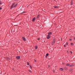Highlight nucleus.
Listing matches in <instances>:
<instances>
[{
	"mask_svg": "<svg viewBox=\"0 0 75 75\" xmlns=\"http://www.w3.org/2000/svg\"><path fill=\"white\" fill-rule=\"evenodd\" d=\"M15 5V3H13L12 6H11V9H12L13 8H14V7L16 8L17 6V5H18V4H16Z\"/></svg>",
	"mask_w": 75,
	"mask_h": 75,
	"instance_id": "nucleus-1",
	"label": "nucleus"
},
{
	"mask_svg": "<svg viewBox=\"0 0 75 75\" xmlns=\"http://www.w3.org/2000/svg\"><path fill=\"white\" fill-rule=\"evenodd\" d=\"M16 58L17 59H20V56H18L16 57Z\"/></svg>",
	"mask_w": 75,
	"mask_h": 75,
	"instance_id": "nucleus-2",
	"label": "nucleus"
},
{
	"mask_svg": "<svg viewBox=\"0 0 75 75\" xmlns=\"http://www.w3.org/2000/svg\"><path fill=\"white\" fill-rule=\"evenodd\" d=\"M55 42V39H54L53 40V42H52V45L54 44Z\"/></svg>",
	"mask_w": 75,
	"mask_h": 75,
	"instance_id": "nucleus-3",
	"label": "nucleus"
},
{
	"mask_svg": "<svg viewBox=\"0 0 75 75\" xmlns=\"http://www.w3.org/2000/svg\"><path fill=\"white\" fill-rule=\"evenodd\" d=\"M50 37H51V36L48 35H47V39H49Z\"/></svg>",
	"mask_w": 75,
	"mask_h": 75,
	"instance_id": "nucleus-4",
	"label": "nucleus"
},
{
	"mask_svg": "<svg viewBox=\"0 0 75 75\" xmlns=\"http://www.w3.org/2000/svg\"><path fill=\"white\" fill-rule=\"evenodd\" d=\"M22 38L23 40L24 41H26V39H25V38H24V37H22Z\"/></svg>",
	"mask_w": 75,
	"mask_h": 75,
	"instance_id": "nucleus-5",
	"label": "nucleus"
},
{
	"mask_svg": "<svg viewBox=\"0 0 75 75\" xmlns=\"http://www.w3.org/2000/svg\"><path fill=\"white\" fill-rule=\"evenodd\" d=\"M35 20V17H34V18L33 19L32 21H34Z\"/></svg>",
	"mask_w": 75,
	"mask_h": 75,
	"instance_id": "nucleus-6",
	"label": "nucleus"
},
{
	"mask_svg": "<svg viewBox=\"0 0 75 75\" xmlns=\"http://www.w3.org/2000/svg\"><path fill=\"white\" fill-rule=\"evenodd\" d=\"M59 69L61 71H63L64 70V69L63 68H60Z\"/></svg>",
	"mask_w": 75,
	"mask_h": 75,
	"instance_id": "nucleus-7",
	"label": "nucleus"
},
{
	"mask_svg": "<svg viewBox=\"0 0 75 75\" xmlns=\"http://www.w3.org/2000/svg\"><path fill=\"white\" fill-rule=\"evenodd\" d=\"M48 35H51V34H52V32H50V33H48Z\"/></svg>",
	"mask_w": 75,
	"mask_h": 75,
	"instance_id": "nucleus-8",
	"label": "nucleus"
},
{
	"mask_svg": "<svg viewBox=\"0 0 75 75\" xmlns=\"http://www.w3.org/2000/svg\"><path fill=\"white\" fill-rule=\"evenodd\" d=\"M73 3V1H71V5H72V4Z\"/></svg>",
	"mask_w": 75,
	"mask_h": 75,
	"instance_id": "nucleus-9",
	"label": "nucleus"
},
{
	"mask_svg": "<svg viewBox=\"0 0 75 75\" xmlns=\"http://www.w3.org/2000/svg\"><path fill=\"white\" fill-rule=\"evenodd\" d=\"M66 65L67 66H69V65H70V64H66Z\"/></svg>",
	"mask_w": 75,
	"mask_h": 75,
	"instance_id": "nucleus-10",
	"label": "nucleus"
},
{
	"mask_svg": "<svg viewBox=\"0 0 75 75\" xmlns=\"http://www.w3.org/2000/svg\"><path fill=\"white\" fill-rule=\"evenodd\" d=\"M39 17H40V15H39L37 16V18H39Z\"/></svg>",
	"mask_w": 75,
	"mask_h": 75,
	"instance_id": "nucleus-11",
	"label": "nucleus"
},
{
	"mask_svg": "<svg viewBox=\"0 0 75 75\" xmlns=\"http://www.w3.org/2000/svg\"><path fill=\"white\" fill-rule=\"evenodd\" d=\"M72 69H70V72H72Z\"/></svg>",
	"mask_w": 75,
	"mask_h": 75,
	"instance_id": "nucleus-12",
	"label": "nucleus"
},
{
	"mask_svg": "<svg viewBox=\"0 0 75 75\" xmlns=\"http://www.w3.org/2000/svg\"><path fill=\"white\" fill-rule=\"evenodd\" d=\"M74 65L72 64L70 66V67H74Z\"/></svg>",
	"mask_w": 75,
	"mask_h": 75,
	"instance_id": "nucleus-13",
	"label": "nucleus"
},
{
	"mask_svg": "<svg viewBox=\"0 0 75 75\" xmlns=\"http://www.w3.org/2000/svg\"><path fill=\"white\" fill-rule=\"evenodd\" d=\"M38 48V46H36L35 47V49H37V48Z\"/></svg>",
	"mask_w": 75,
	"mask_h": 75,
	"instance_id": "nucleus-14",
	"label": "nucleus"
},
{
	"mask_svg": "<svg viewBox=\"0 0 75 75\" xmlns=\"http://www.w3.org/2000/svg\"><path fill=\"white\" fill-rule=\"evenodd\" d=\"M54 8H58V7L57 6H55L54 7Z\"/></svg>",
	"mask_w": 75,
	"mask_h": 75,
	"instance_id": "nucleus-15",
	"label": "nucleus"
},
{
	"mask_svg": "<svg viewBox=\"0 0 75 75\" xmlns=\"http://www.w3.org/2000/svg\"><path fill=\"white\" fill-rule=\"evenodd\" d=\"M48 55H49V54L47 53L46 54V56H47Z\"/></svg>",
	"mask_w": 75,
	"mask_h": 75,
	"instance_id": "nucleus-16",
	"label": "nucleus"
},
{
	"mask_svg": "<svg viewBox=\"0 0 75 75\" xmlns=\"http://www.w3.org/2000/svg\"><path fill=\"white\" fill-rule=\"evenodd\" d=\"M64 69H67V67H64Z\"/></svg>",
	"mask_w": 75,
	"mask_h": 75,
	"instance_id": "nucleus-17",
	"label": "nucleus"
},
{
	"mask_svg": "<svg viewBox=\"0 0 75 75\" xmlns=\"http://www.w3.org/2000/svg\"><path fill=\"white\" fill-rule=\"evenodd\" d=\"M70 53H71V54H72V52L71 51L70 52Z\"/></svg>",
	"mask_w": 75,
	"mask_h": 75,
	"instance_id": "nucleus-18",
	"label": "nucleus"
},
{
	"mask_svg": "<svg viewBox=\"0 0 75 75\" xmlns=\"http://www.w3.org/2000/svg\"><path fill=\"white\" fill-rule=\"evenodd\" d=\"M27 64L28 65H29V63L28 62H27Z\"/></svg>",
	"mask_w": 75,
	"mask_h": 75,
	"instance_id": "nucleus-19",
	"label": "nucleus"
},
{
	"mask_svg": "<svg viewBox=\"0 0 75 75\" xmlns=\"http://www.w3.org/2000/svg\"><path fill=\"white\" fill-rule=\"evenodd\" d=\"M30 67L31 68H32V67H31V66L30 65Z\"/></svg>",
	"mask_w": 75,
	"mask_h": 75,
	"instance_id": "nucleus-20",
	"label": "nucleus"
},
{
	"mask_svg": "<svg viewBox=\"0 0 75 75\" xmlns=\"http://www.w3.org/2000/svg\"><path fill=\"white\" fill-rule=\"evenodd\" d=\"M1 4V1H0V5Z\"/></svg>",
	"mask_w": 75,
	"mask_h": 75,
	"instance_id": "nucleus-21",
	"label": "nucleus"
},
{
	"mask_svg": "<svg viewBox=\"0 0 75 75\" xmlns=\"http://www.w3.org/2000/svg\"><path fill=\"white\" fill-rule=\"evenodd\" d=\"M66 45H68V42H67L66 43Z\"/></svg>",
	"mask_w": 75,
	"mask_h": 75,
	"instance_id": "nucleus-22",
	"label": "nucleus"
},
{
	"mask_svg": "<svg viewBox=\"0 0 75 75\" xmlns=\"http://www.w3.org/2000/svg\"><path fill=\"white\" fill-rule=\"evenodd\" d=\"M2 8H0V10H2Z\"/></svg>",
	"mask_w": 75,
	"mask_h": 75,
	"instance_id": "nucleus-23",
	"label": "nucleus"
},
{
	"mask_svg": "<svg viewBox=\"0 0 75 75\" xmlns=\"http://www.w3.org/2000/svg\"><path fill=\"white\" fill-rule=\"evenodd\" d=\"M71 45H73V43H71Z\"/></svg>",
	"mask_w": 75,
	"mask_h": 75,
	"instance_id": "nucleus-24",
	"label": "nucleus"
},
{
	"mask_svg": "<svg viewBox=\"0 0 75 75\" xmlns=\"http://www.w3.org/2000/svg\"><path fill=\"white\" fill-rule=\"evenodd\" d=\"M70 41H72V39H70Z\"/></svg>",
	"mask_w": 75,
	"mask_h": 75,
	"instance_id": "nucleus-25",
	"label": "nucleus"
},
{
	"mask_svg": "<svg viewBox=\"0 0 75 75\" xmlns=\"http://www.w3.org/2000/svg\"><path fill=\"white\" fill-rule=\"evenodd\" d=\"M38 40H40V38H38Z\"/></svg>",
	"mask_w": 75,
	"mask_h": 75,
	"instance_id": "nucleus-26",
	"label": "nucleus"
},
{
	"mask_svg": "<svg viewBox=\"0 0 75 75\" xmlns=\"http://www.w3.org/2000/svg\"><path fill=\"white\" fill-rule=\"evenodd\" d=\"M34 61H35V62H36V60H34Z\"/></svg>",
	"mask_w": 75,
	"mask_h": 75,
	"instance_id": "nucleus-27",
	"label": "nucleus"
},
{
	"mask_svg": "<svg viewBox=\"0 0 75 75\" xmlns=\"http://www.w3.org/2000/svg\"><path fill=\"white\" fill-rule=\"evenodd\" d=\"M23 13H25V12H23Z\"/></svg>",
	"mask_w": 75,
	"mask_h": 75,
	"instance_id": "nucleus-28",
	"label": "nucleus"
},
{
	"mask_svg": "<svg viewBox=\"0 0 75 75\" xmlns=\"http://www.w3.org/2000/svg\"><path fill=\"white\" fill-rule=\"evenodd\" d=\"M64 47H66L65 45H64Z\"/></svg>",
	"mask_w": 75,
	"mask_h": 75,
	"instance_id": "nucleus-29",
	"label": "nucleus"
},
{
	"mask_svg": "<svg viewBox=\"0 0 75 75\" xmlns=\"http://www.w3.org/2000/svg\"><path fill=\"white\" fill-rule=\"evenodd\" d=\"M6 58L7 59H8V58Z\"/></svg>",
	"mask_w": 75,
	"mask_h": 75,
	"instance_id": "nucleus-30",
	"label": "nucleus"
},
{
	"mask_svg": "<svg viewBox=\"0 0 75 75\" xmlns=\"http://www.w3.org/2000/svg\"><path fill=\"white\" fill-rule=\"evenodd\" d=\"M47 56H46V58H47Z\"/></svg>",
	"mask_w": 75,
	"mask_h": 75,
	"instance_id": "nucleus-31",
	"label": "nucleus"
},
{
	"mask_svg": "<svg viewBox=\"0 0 75 75\" xmlns=\"http://www.w3.org/2000/svg\"><path fill=\"white\" fill-rule=\"evenodd\" d=\"M62 64H64V63H62Z\"/></svg>",
	"mask_w": 75,
	"mask_h": 75,
	"instance_id": "nucleus-32",
	"label": "nucleus"
},
{
	"mask_svg": "<svg viewBox=\"0 0 75 75\" xmlns=\"http://www.w3.org/2000/svg\"><path fill=\"white\" fill-rule=\"evenodd\" d=\"M30 71V72H31V71Z\"/></svg>",
	"mask_w": 75,
	"mask_h": 75,
	"instance_id": "nucleus-33",
	"label": "nucleus"
},
{
	"mask_svg": "<svg viewBox=\"0 0 75 75\" xmlns=\"http://www.w3.org/2000/svg\"><path fill=\"white\" fill-rule=\"evenodd\" d=\"M50 67V66H49V67Z\"/></svg>",
	"mask_w": 75,
	"mask_h": 75,
	"instance_id": "nucleus-34",
	"label": "nucleus"
},
{
	"mask_svg": "<svg viewBox=\"0 0 75 75\" xmlns=\"http://www.w3.org/2000/svg\"><path fill=\"white\" fill-rule=\"evenodd\" d=\"M53 72H55L54 71H53Z\"/></svg>",
	"mask_w": 75,
	"mask_h": 75,
	"instance_id": "nucleus-35",
	"label": "nucleus"
},
{
	"mask_svg": "<svg viewBox=\"0 0 75 75\" xmlns=\"http://www.w3.org/2000/svg\"><path fill=\"white\" fill-rule=\"evenodd\" d=\"M67 52H68V51H67Z\"/></svg>",
	"mask_w": 75,
	"mask_h": 75,
	"instance_id": "nucleus-36",
	"label": "nucleus"
}]
</instances>
